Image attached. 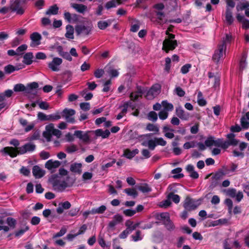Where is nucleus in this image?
Instances as JSON below:
<instances>
[{
	"label": "nucleus",
	"instance_id": "11",
	"mask_svg": "<svg viewBox=\"0 0 249 249\" xmlns=\"http://www.w3.org/2000/svg\"><path fill=\"white\" fill-rule=\"evenodd\" d=\"M62 63V59L59 57H54L53 60L48 63V67L53 71H58L59 69L58 68Z\"/></svg>",
	"mask_w": 249,
	"mask_h": 249
},
{
	"label": "nucleus",
	"instance_id": "49",
	"mask_svg": "<svg viewBox=\"0 0 249 249\" xmlns=\"http://www.w3.org/2000/svg\"><path fill=\"white\" fill-rule=\"evenodd\" d=\"M155 141L157 145H161L162 146H165L167 142L162 138H155Z\"/></svg>",
	"mask_w": 249,
	"mask_h": 249
},
{
	"label": "nucleus",
	"instance_id": "48",
	"mask_svg": "<svg viewBox=\"0 0 249 249\" xmlns=\"http://www.w3.org/2000/svg\"><path fill=\"white\" fill-rule=\"evenodd\" d=\"M225 193L226 195L234 198L236 196V194L237 193L236 190L234 188H230L225 191Z\"/></svg>",
	"mask_w": 249,
	"mask_h": 249
},
{
	"label": "nucleus",
	"instance_id": "62",
	"mask_svg": "<svg viewBox=\"0 0 249 249\" xmlns=\"http://www.w3.org/2000/svg\"><path fill=\"white\" fill-rule=\"evenodd\" d=\"M191 67V64H186L181 67L180 71L182 73L186 74L189 71V69H190Z\"/></svg>",
	"mask_w": 249,
	"mask_h": 249
},
{
	"label": "nucleus",
	"instance_id": "59",
	"mask_svg": "<svg viewBox=\"0 0 249 249\" xmlns=\"http://www.w3.org/2000/svg\"><path fill=\"white\" fill-rule=\"evenodd\" d=\"M27 45L26 44H22L18 47V48L16 49V52H17L18 55L22 54V53H20L25 51L27 49Z\"/></svg>",
	"mask_w": 249,
	"mask_h": 249
},
{
	"label": "nucleus",
	"instance_id": "14",
	"mask_svg": "<svg viewBox=\"0 0 249 249\" xmlns=\"http://www.w3.org/2000/svg\"><path fill=\"white\" fill-rule=\"evenodd\" d=\"M176 113L178 117L182 120H187L189 117V114L185 112L180 106L176 108Z\"/></svg>",
	"mask_w": 249,
	"mask_h": 249
},
{
	"label": "nucleus",
	"instance_id": "7",
	"mask_svg": "<svg viewBox=\"0 0 249 249\" xmlns=\"http://www.w3.org/2000/svg\"><path fill=\"white\" fill-rule=\"evenodd\" d=\"M91 30V26H86L83 24L77 25L75 27V30L77 36L81 35L88 36L90 34Z\"/></svg>",
	"mask_w": 249,
	"mask_h": 249
},
{
	"label": "nucleus",
	"instance_id": "55",
	"mask_svg": "<svg viewBox=\"0 0 249 249\" xmlns=\"http://www.w3.org/2000/svg\"><path fill=\"white\" fill-rule=\"evenodd\" d=\"M77 150V148L76 145L74 144H71L70 146H68L67 147L66 149V151L68 153H71L74 152Z\"/></svg>",
	"mask_w": 249,
	"mask_h": 249
},
{
	"label": "nucleus",
	"instance_id": "61",
	"mask_svg": "<svg viewBox=\"0 0 249 249\" xmlns=\"http://www.w3.org/2000/svg\"><path fill=\"white\" fill-rule=\"evenodd\" d=\"M171 203L168 198L167 199L161 202L159 205L160 207L162 208H167L171 205Z\"/></svg>",
	"mask_w": 249,
	"mask_h": 249
},
{
	"label": "nucleus",
	"instance_id": "4",
	"mask_svg": "<svg viewBox=\"0 0 249 249\" xmlns=\"http://www.w3.org/2000/svg\"><path fill=\"white\" fill-rule=\"evenodd\" d=\"M166 34L168 35V36L163 42L162 50L167 53L169 50H173L175 49L177 46V41L176 40H173L175 38L174 35L169 34L168 31H166Z\"/></svg>",
	"mask_w": 249,
	"mask_h": 249
},
{
	"label": "nucleus",
	"instance_id": "17",
	"mask_svg": "<svg viewBox=\"0 0 249 249\" xmlns=\"http://www.w3.org/2000/svg\"><path fill=\"white\" fill-rule=\"evenodd\" d=\"M60 165V161L58 160L53 161L52 160H50L46 162L45 167L48 170H51L58 168Z\"/></svg>",
	"mask_w": 249,
	"mask_h": 249
},
{
	"label": "nucleus",
	"instance_id": "3",
	"mask_svg": "<svg viewBox=\"0 0 249 249\" xmlns=\"http://www.w3.org/2000/svg\"><path fill=\"white\" fill-rule=\"evenodd\" d=\"M49 182L52 185L54 191L63 192L68 186L72 185L75 182V179H72L71 185H68L65 180H61V177L57 174L52 175L49 178Z\"/></svg>",
	"mask_w": 249,
	"mask_h": 249
},
{
	"label": "nucleus",
	"instance_id": "8",
	"mask_svg": "<svg viewBox=\"0 0 249 249\" xmlns=\"http://www.w3.org/2000/svg\"><path fill=\"white\" fill-rule=\"evenodd\" d=\"M21 2L18 0H10V8L13 12H16L18 15H22L24 10L21 6Z\"/></svg>",
	"mask_w": 249,
	"mask_h": 249
},
{
	"label": "nucleus",
	"instance_id": "24",
	"mask_svg": "<svg viewBox=\"0 0 249 249\" xmlns=\"http://www.w3.org/2000/svg\"><path fill=\"white\" fill-rule=\"evenodd\" d=\"M140 224V222L134 223V222L130 220H127L125 223V225L126 227V228L128 229V231L130 233H131L134 230H135Z\"/></svg>",
	"mask_w": 249,
	"mask_h": 249
},
{
	"label": "nucleus",
	"instance_id": "23",
	"mask_svg": "<svg viewBox=\"0 0 249 249\" xmlns=\"http://www.w3.org/2000/svg\"><path fill=\"white\" fill-rule=\"evenodd\" d=\"M66 32L65 34V37L69 39H74V28L70 24H68L66 27Z\"/></svg>",
	"mask_w": 249,
	"mask_h": 249
},
{
	"label": "nucleus",
	"instance_id": "6",
	"mask_svg": "<svg viewBox=\"0 0 249 249\" xmlns=\"http://www.w3.org/2000/svg\"><path fill=\"white\" fill-rule=\"evenodd\" d=\"M226 46L224 44H219L218 46V49L216 50L213 55V59L214 62L218 63L220 60L223 58L225 54Z\"/></svg>",
	"mask_w": 249,
	"mask_h": 249
},
{
	"label": "nucleus",
	"instance_id": "26",
	"mask_svg": "<svg viewBox=\"0 0 249 249\" xmlns=\"http://www.w3.org/2000/svg\"><path fill=\"white\" fill-rule=\"evenodd\" d=\"M152 191V188L149 184L144 181H141V193L146 195Z\"/></svg>",
	"mask_w": 249,
	"mask_h": 249
},
{
	"label": "nucleus",
	"instance_id": "46",
	"mask_svg": "<svg viewBox=\"0 0 249 249\" xmlns=\"http://www.w3.org/2000/svg\"><path fill=\"white\" fill-rule=\"evenodd\" d=\"M197 103L201 106H204L206 104V101L202 97V93L199 91L197 94Z\"/></svg>",
	"mask_w": 249,
	"mask_h": 249
},
{
	"label": "nucleus",
	"instance_id": "35",
	"mask_svg": "<svg viewBox=\"0 0 249 249\" xmlns=\"http://www.w3.org/2000/svg\"><path fill=\"white\" fill-rule=\"evenodd\" d=\"M128 196H132L133 198L136 197L138 196V193L136 190L134 188H126L124 190Z\"/></svg>",
	"mask_w": 249,
	"mask_h": 249
},
{
	"label": "nucleus",
	"instance_id": "27",
	"mask_svg": "<svg viewBox=\"0 0 249 249\" xmlns=\"http://www.w3.org/2000/svg\"><path fill=\"white\" fill-rule=\"evenodd\" d=\"M82 164L80 163H74L71 165L70 170L73 173L80 174L82 172Z\"/></svg>",
	"mask_w": 249,
	"mask_h": 249
},
{
	"label": "nucleus",
	"instance_id": "20",
	"mask_svg": "<svg viewBox=\"0 0 249 249\" xmlns=\"http://www.w3.org/2000/svg\"><path fill=\"white\" fill-rule=\"evenodd\" d=\"M71 6L77 12L81 14H84L87 10V6L82 4L71 3Z\"/></svg>",
	"mask_w": 249,
	"mask_h": 249
},
{
	"label": "nucleus",
	"instance_id": "16",
	"mask_svg": "<svg viewBox=\"0 0 249 249\" xmlns=\"http://www.w3.org/2000/svg\"><path fill=\"white\" fill-rule=\"evenodd\" d=\"M114 21V19H108L106 20H99L97 22V26L100 30H104L109 26Z\"/></svg>",
	"mask_w": 249,
	"mask_h": 249
},
{
	"label": "nucleus",
	"instance_id": "2",
	"mask_svg": "<svg viewBox=\"0 0 249 249\" xmlns=\"http://www.w3.org/2000/svg\"><path fill=\"white\" fill-rule=\"evenodd\" d=\"M129 97L130 100L124 103L123 105L124 108L121 112L122 114L124 115L127 112V108L130 107L132 110L136 109L132 114L133 115L137 116L139 115V111L138 109L136 108L137 106L136 105V102L138 101L139 98L140 97V89L137 87V91L131 92Z\"/></svg>",
	"mask_w": 249,
	"mask_h": 249
},
{
	"label": "nucleus",
	"instance_id": "21",
	"mask_svg": "<svg viewBox=\"0 0 249 249\" xmlns=\"http://www.w3.org/2000/svg\"><path fill=\"white\" fill-rule=\"evenodd\" d=\"M71 204L68 201H65L59 203V207L56 209V212L59 214H61L63 213L64 210H67L71 208Z\"/></svg>",
	"mask_w": 249,
	"mask_h": 249
},
{
	"label": "nucleus",
	"instance_id": "63",
	"mask_svg": "<svg viewBox=\"0 0 249 249\" xmlns=\"http://www.w3.org/2000/svg\"><path fill=\"white\" fill-rule=\"evenodd\" d=\"M213 136L209 137L205 142V145L208 147L213 145Z\"/></svg>",
	"mask_w": 249,
	"mask_h": 249
},
{
	"label": "nucleus",
	"instance_id": "19",
	"mask_svg": "<svg viewBox=\"0 0 249 249\" xmlns=\"http://www.w3.org/2000/svg\"><path fill=\"white\" fill-rule=\"evenodd\" d=\"M139 150L138 149H135L133 150H130L129 149H125L124 150L123 155L124 157L128 159H131L136 154H138Z\"/></svg>",
	"mask_w": 249,
	"mask_h": 249
},
{
	"label": "nucleus",
	"instance_id": "44",
	"mask_svg": "<svg viewBox=\"0 0 249 249\" xmlns=\"http://www.w3.org/2000/svg\"><path fill=\"white\" fill-rule=\"evenodd\" d=\"M147 118L149 120L155 122L158 120V115L156 112L152 111L148 114Z\"/></svg>",
	"mask_w": 249,
	"mask_h": 249
},
{
	"label": "nucleus",
	"instance_id": "31",
	"mask_svg": "<svg viewBox=\"0 0 249 249\" xmlns=\"http://www.w3.org/2000/svg\"><path fill=\"white\" fill-rule=\"evenodd\" d=\"M146 130L149 131L155 132L156 134H159L160 128L158 125L148 123L146 126Z\"/></svg>",
	"mask_w": 249,
	"mask_h": 249
},
{
	"label": "nucleus",
	"instance_id": "9",
	"mask_svg": "<svg viewBox=\"0 0 249 249\" xmlns=\"http://www.w3.org/2000/svg\"><path fill=\"white\" fill-rule=\"evenodd\" d=\"M198 205L199 204L197 203L196 201L189 197H187L185 198L183 203V207L185 210L189 211L196 209Z\"/></svg>",
	"mask_w": 249,
	"mask_h": 249
},
{
	"label": "nucleus",
	"instance_id": "18",
	"mask_svg": "<svg viewBox=\"0 0 249 249\" xmlns=\"http://www.w3.org/2000/svg\"><path fill=\"white\" fill-rule=\"evenodd\" d=\"M123 220L122 216L119 214H115L113 217V220L109 222L108 226L110 229H113L118 223L121 222Z\"/></svg>",
	"mask_w": 249,
	"mask_h": 249
},
{
	"label": "nucleus",
	"instance_id": "47",
	"mask_svg": "<svg viewBox=\"0 0 249 249\" xmlns=\"http://www.w3.org/2000/svg\"><path fill=\"white\" fill-rule=\"evenodd\" d=\"M61 118V116L59 113L52 114L48 115V121H54Z\"/></svg>",
	"mask_w": 249,
	"mask_h": 249
},
{
	"label": "nucleus",
	"instance_id": "56",
	"mask_svg": "<svg viewBox=\"0 0 249 249\" xmlns=\"http://www.w3.org/2000/svg\"><path fill=\"white\" fill-rule=\"evenodd\" d=\"M104 73V70L98 69L94 71V75L96 78H100L103 75Z\"/></svg>",
	"mask_w": 249,
	"mask_h": 249
},
{
	"label": "nucleus",
	"instance_id": "28",
	"mask_svg": "<svg viewBox=\"0 0 249 249\" xmlns=\"http://www.w3.org/2000/svg\"><path fill=\"white\" fill-rule=\"evenodd\" d=\"M33 57V53L31 52L25 53L23 56V62L27 65H31L33 62L32 60Z\"/></svg>",
	"mask_w": 249,
	"mask_h": 249
},
{
	"label": "nucleus",
	"instance_id": "13",
	"mask_svg": "<svg viewBox=\"0 0 249 249\" xmlns=\"http://www.w3.org/2000/svg\"><path fill=\"white\" fill-rule=\"evenodd\" d=\"M30 38L32 42L30 44L31 47H34L35 45H39L40 44V40L41 39V36L37 32H34L30 36Z\"/></svg>",
	"mask_w": 249,
	"mask_h": 249
},
{
	"label": "nucleus",
	"instance_id": "54",
	"mask_svg": "<svg viewBox=\"0 0 249 249\" xmlns=\"http://www.w3.org/2000/svg\"><path fill=\"white\" fill-rule=\"evenodd\" d=\"M182 169L181 168H177L176 169H173L172 171V173L175 174H178V176H174V178H182L183 177V175L182 174H180V173L181 172Z\"/></svg>",
	"mask_w": 249,
	"mask_h": 249
},
{
	"label": "nucleus",
	"instance_id": "37",
	"mask_svg": "<svg viewBox=\"0 0 249 249\" xmlns=\"http://www.w3.org/2000/svg\"><path fill=\"white\" fill-rule=\"evenodd\" d=\"M142 144L145 146H148L149 149L153 150L156 146V142L155 139H151L148 140L147 142H144Z\"/></svg>",
	"mask_w": 249,
	"mask_h": 249
},
{
	"label": "nucleus",
	"instance_id": "12",
	"mask_svg": "<svg viewBox=\"0 0 249 249\" xmlns=\"http://www.w3.org/2000/svg\"><path fill=\"white\" fill-rule=\"evenodd\" d=\"M73 135L76 138L82 140L83 142H87L89 141V136L88 134V132L84 133L81 130H75Z\"/></svg>",
	"mask_w": 249,
	"mask_h": 249
},
{
	"label": "nucleus",
	"instance_id": "45",
	"mask_svg": "<svg viewBox=\"0 0 249 249\" xmlns=\"http://www.w3.org/2000/svg\"><path fill=\"white\" fill-rule=\"evenodd\" d=\"M6 223L10 227L14 228L17 224V221L11 217H8L6 219Z\"/></svg>",
	"mask_w": 249,
	"mask_h": 249
},
{
	"label": "nucleus",
	"instance_id": "57",
	"mask_svg": "<svg viewBox=\"0 0 249 249\" xmlns=\"http://www.w3.org/2000/svg\"><path fill=\"white\" fill-rule=\"evenodd\" d=\"M196 146V142L194 141L186 142L183 144V148L185 149H188L190 148H193Z\"/></svg>",
	"mask_w": 249,
	"mask_h": 249
},
{
	"label": "nucleus",
	"instance_id": "32",
	"mask_svg": "<svg viewBox=\"0 0 249 249\" xmlns=\"http://www.w3.org/2000/svg\"><path fill=\"white\" fill-rule=\"evenodd\" d=\"M131 18H129V20L130 21ZM132 21H131V28L130 31L132 32H137L140 28V24L139 21L138 20H135L133 19H131Z\"/></svg>",
	"mask_w": 249,
	"mask_h": 249
},
{
	"label": "nucleus",
	"instance_id": "50",
	"mask_svg": "<svg viewBox=\"0 0 249 249\" xmlns=\"http://www.w3.org/2000/svg\"><path fill=\"white\" fill-rule=\"evenodd\" d=\"M241 124L243 129H246L249 127V122L247 120V118L243 117L241 119Z\"/></svg>",
	"mask_w": 249,
	"mask_h": 249
},
{
	"label": "nucleus",
	"instance_id": "25",
	"mask_svg": "<svg viewBox=\"0 0 249 249\" xmlns=\"http://www.w3.org/2000/svg\"><path fill=\"white\" fill-rule=\"evenodd\" d=\"M225 20L228 25L231 24L233 22L232 11L229 8H226L225 13Z\"/></svg>",
	"mask_w": 249,
	"mask_h": 249
},
{
	"label": "nucleus",
	"instance_id": "5",
	"mask_svg": "<svg viewBox=\"0 0 249 249\" xmlns=\"http://www.w3.org/2000/svg\"><path fill=\"white\" fill-rule=\"evenodd\" d=\"M160 92V87L159 85H155L151 87L146 92L144 89H141V95L144 94L148 100H152L157 96Z\"/></svg>",
	"mask_w": 249,
	"mask_h": 249
},
{
	"label": "nucleus",
	"instance_id": "10",
	"mask_svg": "<svg viewBox=\"0 0 249 249\" xmlns=\"http://www.w3.org/2000/svg\"><path fill=\"white\" fill-rule=\"evenodd\" d=\"M62 113V116L65 118L68 123L71 124L75 123V119L72 117L75 113V111L74 109L65 108Z\"/></svg>",
	"mask_w": 249,
	"mask_h": 249
},
{
	"label": "nucleus",
	"instance_id": "60",
	"mask_svg": "<svg viewBox=\"0 0 249 249\" xmlns=\"http://www.w3.org/2000/svg\"><path fill=\"white\" fill-rule=\"evenodd\" d=\"M81 109L84 111H88L90 109V104L87 102L82 103L80 104Z\"/></svg>",
	"mask_w": 249,
	"mask_h": 249
},
{
	"label": "nucleus",
	"instance_id": "51",
	"mask_svg": "<svg viewBox=\"0 0 249 249\" xmlns=\"http://www.w3.org/2000/svg\"><path fill=\"white\" fill-rule=\"evenodd\" d=\"M166 229L169 231H172L175 229V226L170 219L163 223Z\"/></svg>",
	"mask_w": 249,
	"mask_h": 249
},
{
	"label": "nucleus",
	"instance_id": "34",
	"mask_svg": "<svg viewBox=\"0 0 249 249\" xmlns=\"http://www.w3.org/2000/svg\"><path fill=\"white\" fill-rule=\"evenodd\" d=\"M175 191L171 192L167 196V198L172 200L175 203H178L180 201V197L178 195L174 194Z\"/></svg>",
	"mask_w": 249,
	"mask_h": 249
},
{
	"label": "nucleus",
	"instance_id": "15",
	"mask_svg": "<svg viewBox=\"0 0 249 249\" xmlns=\"http://www.w3.org/2000/svg\"><path fill=\"white\" fill-rule=\"evenodd\" d=\"M32 172L36 178L43 177L45 174V171L41 169L38 165H35L33 167Z\"/></svg>",
	"mask_w": 249,
	"mask_h": 249
},
{
	"label": "nucleus",
	"instance_id": "30",
	"mask_svg": "<svg viewBox=\"0 0 249 249\" xmlns=\"http://www.w3.org/2000/svg\"><path fill=\"white\" fill-rule=\"evenodd\" d=\"M121 3L120 0H112L106 3L105 8L107 9H109L111 8L116 7L117 5H120Z\"/></svg>",
	"mask_w": 249,
	"mask_h": 249
},
{
	"label": "nucleus",
	"instance_id": "52",
	"mask_svg": "<svg viewBox=\"0 0 249 249\" xmlns=\"http://www.w3.org/2000/svg\"><path fill=\"white\" fill-rule=\"evenodd\" d=\"M67 232V229L65 227H62L60 231L53 236V238H55L59 237H61L64 235Z\"/></svg>",
	"mask_w": 249,
	"mask_h": 249
},
{
	"label": "nucleus",
	"instance_id": "53",
	"mask_svg": "<svg viewBox=\"0 0 249 249\" xmlns=\"http://www.w3.org/2000/svg\"><path fill=\"white\" fill-rule=\"evenodd\" d=\"M168 112L166 110H161L159 113V117L160 120H164L168 118Z\"/></svg>",
	"mask_w": 249,
	"mask_h": 249
},
{
	"label": "nucleus",
	"instance_id": "38",
	"mask_svg": "<svg viewBox=\"0 0 249 249\" xmlns=\"http://www.w3.org/2000/svg\"><path fill=\"white\" fill-rule=\"evenodd\" d=\"M156 218L158 220L162 221L163 223H164L165 221L170 219L169 213H158L156 215Z\"/></svg>",
	"mask_w": 249,
	"mask_h": 249
},
{
	"label": "nucleus",
	"instance_id": "29",
	"mask_svg": "<svg viewBox=\"0 0 249 249\" xmlns=\"http://www.w3.org/2000/svg\"><path fill=\"white\" fill-rule=\"evenodd\" d=\"M140 212V204L137 205L136 210L126 209L123 211V213L126 216H132L136 212Z\"/></svg>",
	"mask_w": 249,
	"mask_h": 249
},
{
	"label": "nucleus",
	"instance_id": "40",
	"mask_svg": "<svg viewBox=\"0 0 249 249\" xmlns=\"http://www.w3.org/2000/svg\"><path fill=\"white\" fill-rule=\"evenodd\" d=\"M21 68H18L17 67H15L12 65H8L4 67V71L6 73L10 74L12 73L15 71H18Z\"/></svg>",
	"mask_w": 249,
	"mask_h": 249
},
{
	"label": "nucleus",
	"instance_id": "22",
	"mask_svg": "<svg viewBox=\"0 0 249 249\" xmlns=\"http://www.w3.org/2000/svg\"><path fill=\"white\" fill-rule=\"evenodd\" d=\"M95 134L96 137H101L103 139L108 138L110 132L108 129L104 131L102 129H97L95 131Z\"/></svg>",
	"mask_w": 249,
	"mask_h": 249
},
{
	"label": "nucleus",
	"instance_id": "64",
	"mask_svg": "<svg viewBox=\"0 0 249 249\" xmlns=\"http://www.w3.org/2000/svg\"><path fill=\"white\" fill-rule=\"evenodd\" d=\"M119 240L117 238L113 239L112 247L113 249H123L119 245Z\"/></svg>",
	"mask_w": 249,
	"mask_h": 249
},
{
	"label": "nucleus",
	"instance_id": "39",
	"mask_svg": "<svg viewBox=\"0 0 249 249\" xmlns=\"http://www.w3.org/2000/svg\"><path fill=\"white\" fill-rule=\"evenodd\" d=\"M38 86V84L36 82H33L27 84L26 87V93H31L32 90L37 89Z\"/></svg>",
	"mask_w": 249,
	"mask_h": 249
},
{
	"label": "nucleus",
	"instance_id": "33",
	"mask_svg": "<svg viewBox=\"0 0 249 249\" xmlns=\"http://www.w3.org/2000/svg\"><path fill=\"white\" fill-rule=\"evenodd\" d=\"M59 8L56 4H54L49 7L48 10L46 12V15H55L58 13Z\"/></svg>",
	"mask_w": 249,
	"mask_h": 249
},
{
	"label": "nucleus",
	"instance_id": "42",
	"mask_svg": "<svg viewBox=\"0 0 249 249\" xmlns=\"http://www.w3.org/2000/svg\"><path fill=\"white\" fill-rule=\"evenodd\" d=\"M15 92L25 91L26 93V87L22 84H17L14 87Z\"/></svg>",
	"mask_w": 249,
	"mask_h": 249
},
{
	"label": "nucleus",
	"instance_id": "58",
	"mask_svg": "<svg viewBox=\"0 0 249 249\" xmlns=\"http://www.w3.org/2000/svg\"><path fill=\"white\" fill-rule=\"evenodd\" d=\"M37 118L41 121H48V115L41 112L37 113Z\"/></svg>",
	"mask_w": 249,
	"mask_h": 249
},
{
	"label": "nucleus",
	"instance_id": "36",
	"mask_svg": "<svg viewBox=\"0 0 249 249\" xmlns=\"http://www.w3.org/2000/svg\"><path fill=\"white\" fill-rule=\"evenodd\" d=\"M162 106L164 108V110H166L167 112L171 111L173 110L174 106L172 104L168 103L166 100L162 101L161 102Z\"/></svg>",
	"mask_w": 249,
	"mask_h": 249
},
{
	"label": "nucleus",
	"instance_id": "1",
	"mask_svg": "<svg viewBox=\"0 0 249 249\" xmlns=\"http://www.w3.org/2000/svg\"><path fill=\"white\" fill-rule=\"evenodd\" d=\"M36 147L35 144L28 142L18 148H14L12 146L5 147L1 150V152L9 155L11 158H15L18 155H23L27 152H32L35 151Z\"/></svg>",
	"mask_w": 249,
	"mask_h": 249
},
{
	"label": "nucleus",
	"instance_id": "41",
	"mask_svg": "<svg viewBox=\"0 0 249 249\" xmlns=\"http://www.w3.org/2000/svg\"><path fill=\"white\" fill-rule=\"evenodd\" d=\"M225 172L222 171H219L216 173L214 175L213 177L214 179H216L217 180L221 179L223 176L229 174L228 170L227 169H225Z\"/></svg>",
	"mask_w": 249,
	"mask_h": 249
},
{
	"label": "nucleus",
	"instance_id": "43",
	"mask_svg": "<svg viewBox=\"0 0 249 249\" xmlns=\"http://www.w3.org/2000/svg\"><path fill=\"white\" fill-rule=\"evenodd\" d=\"M106 209H107V208H106V206L102 205L96 209H92V211H91L92 213H93V214H95V213L102 214L105 212Z\"/></svg>",
	"mask_w": 249,
	"mask_h": 249
}]
</instances>
